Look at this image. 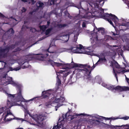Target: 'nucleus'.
Returning <instances> with one entry per match:
<instances>
[{"label":"nucleus","mask_w":129,"mask_h":129,"mask_svg":"<svg viewBox=\"0 0 129 129\" xmlns=\"http://www.w3.org/2000/svg\"><path fill=\"white\" fill-rule=\"evenodd\" d=\"M65 100V98L61 95L60 93H57L55 97L52 98H51L50 101L48 104H45V105L47 106L50 105L53 106L58 108L62 106Z\"/></svg>","instance_id":"f257e3e1"},{"label":"nucleus","mask_w":129,"mask_h":129,"mask_svg":"<svg viewBox=\"0 0 129 129\" xmlns=\"http://www.w3.org/2000/svg\"><path fill=\"white\" fill-rule=\"evenodd\" d=\"M101 18L108 21L113 26V25L112 21L116 23L118 20L117 17L115 15L111 13L109 14L105 13L102 15Z\"/></svg>","instance_id":"f03ea898"},{"label":"nucleus","mask_w":129,"mask_h":129,"mask_svg":"<svg viewBox=\"0 0 129 129\" xmlns=\"http://www.w3.org/2000/svg\"><path fill=\"white\" fill-rule=\"evenodd\" d=\"M9 84H13L14 86H15L18 89V90L17 91V93L16 94L17 95L16 97L17 102L23 101V100H24V99L22 95L21 86L13 81L12 80L9 81Z\"/></svg>","instance_id":"7ed1b4c3"},{"label":"nucleus","mask_w":129,"mask_h":129,"mask_svg":"<svg viewBox=\"0 0 129 129\" xmlns=\"http://www.w3.org/2000/svg\"><path fill=\"white\" fill-rule=\"evenodd\" d=\"M91 68L90 66V67H86L85 68L82 69H77L76 70L77 71L79 72L80 73L81 72L83 73L84 74L85 77V78H86V79H88V80H91V76L90 75L91 72Z\"/></svg>","instance_id":"20e7f679"},{"label":"nucleus","mask_w":129,"mask_h":129,"mask_svg":"<svg viewBox=\"0 0 129 129\" xmlns=\"http://www.w3.org/2000/svg\"><path fill=\"white\" fill-rule=\"evenodd\" d=\"M64 72V71L60 70L59 71V72L56 73L57 78L56 84L58 86H59L61 84L60 79H61L62 78L64 80H65L66 79V76L68 75V74L66 73L65 74L63 73Z\"/></svg>","instance_id":"39448f33"},{"label":"nucleus","mask_w":129,"mask_h":129,"mask_svg":"<svg viewBox=\"0 0 129 129\" xmlns=\"http://www.w3.org/2000/svg\"><path fill=\"white\" fill-rule=\"evenodd\" d=\"M47 62L48 64H50L52 66H56L58 67L61 66L63 69H65L67 68L66 67V64L55 62L53 60L50 59L47 60Z\"/></svg>","instance_id":"423d86ee"},{"label":"nucleus","mask_w":129,"mask_h":129,"mask_svg":"<svg viewBox=\"0 0 129 129\" xmlns=\"http://www.w3.org/2000/svg\"><path fill=\"white\" fill-rule=\"evenodd\" d=\"M52 94L51 91L49 90L43 91L41 94V97L43 99H49Z\"/></svg>","instance_id":"0eeeda50"},{"label":"nucleus","mask_w":129,"mask_h":129,"mask_svg":"<svg viewBox=\"0 0 129 129\" xmlns=\"http://www.w3.org/2000/svg\"><path fill=\"white\" fill-rule=\"evenodd\" d=\"M8 48L3 49L1 47L0 48V58H5L7 57V53L8 52Z\"/></svg>","instance_id":"6e6552de"},{"label":"nucleus","mask_w":129,"mask_h":129,"mask_svg":"<svg viewBox=\"0 0 129 129\" xmlns=\"http://www.w3.org/2000/svg\"><path fill=\"white\" fill-rule=\"evenodd\" d=\"M44 116L42 115L39 114L35 117L34 120L39 124H43V121L45 119Z\"/></svg>","instance_id":"1a4fd4ad"},{"label":"nucleus","mask_w":129,"mask_h":129,"mask_svg":"<svg viewBox=\"0 0 129 129\" xmlns=\"http://www.w3.org/2000/svg\"><path fill=\"white\" fill-rule=\"evenodd\" d=\"M115 90L118 91L122 92L124 91L128 90L129 87L127 86H121L118 85L115 87Z\"/></svg>","instance_id":"9d476101"},{"label":"nucleus","mask_w":129,"mask_h":129,"mask_svg":"<svg viewBox=\"0 0 129 129\" xmlns=\"http://www.w3.org/2000/svg\"><path fill=\"white\" fill-rule=\"evenodd\" d=\"M102 85L109 90L113 91L114 90H115V85L111 84H107L104 82L103 83Z\"/></svg>","instance_id":"9b49d317"},{"label":"nucleus","mask_w":129,"mask_h":129,"mask_svg":"<svg viewBox=\"0 0 129 129\" xmlns=\"http://www.w3.org/2000/svg\"><path fill=\"white\" fill-rule=\"evenodd\" d=\"M90 66L88 65L87 64H77L76 63H74L73 65L72 66V68H85L86 67H90Z\"/></svg>","instance_id":"f8f14e48"},{"label":"nucleus","mask_w":129,"mask_h":129,"mask_svg":"<svg viewBox=\"0 0 129 129\" xmlns=\"http://www.w3.org/2000/svg\"><path fill=\"white\" fill-rule=\"evenodd\" d=\"M70 35V34H68L62 35L61 37V40L63 41L64 42H67L69 39Z\"/></svg>","instance_id":"ddd939ff"},{"label":"nucleus","mask_w":129,"mask_h":129,"mask_svg":"<svg viewBox=\"0 0 129 129\" xmlns=\"http://www.w3.org/2000/svg\"><path fill=\"white\" fill-rule=\"evenodd\" d=\"M111 64L112 66H114L116 68H120V67L119 64L118 63L117 61L115 60L111 62Z\"/></svg>","instance_id":"4468645a"},{"label":"nucleus","mask_w":129,"mask_h":129,"mask_svg":"<svg viewBox=\"0 0 129 129\" xmlns=\"http://www.w3.org/2000/svg\"><path fill=\"white\" fill-rule=\"evenodd\" d=\"M111 64L112 66H114L116 68H120V67L119 64L118 63L117 61L115 60L111 62Z\"/></svg>","instance_id":"2eb2a0df"},{"label":"nucleus","mask_w":129,"mask_h":129,"mask_svg":"<svg viewBox=\"0 0 129 129\" xmlns=\"http://www.w3.org/2000/svg\"><path fill=\"white\" fill-rule=\"evenodd\" d=\"M78 49L77 47H72L70 48L69 50L72 51V52L75 53H81L80 52L77 51Z\"/></svg>","instance_id":"dca6fc26"},{"label":"nucleus","mask_w":129,"mask_h":129,"mask_svg":"<svg viewBox=\"0 0 129 129\" xmlns=\"http://www.w3.org/2000/svg\"><path fill=\"white\" fill-rule=\"evenodd\" d=\"M44 5V3L41 2L40 1H38L36 3V5L38 9L43 7Z\"/></svg>","instance_id":"f3484780"},{"label":"nucleus","mask_w":129,"mask_h":129,"mask_svg":"<svg viewBox=\"0 0 129 129\" xmlns=\"http://www.w3.org/2000/svg\"><path fill=\"white\" fill-rule=\"evenodd\" d=\"M85 115L83 113H81L80 114H77V113H74L73 115L71 116V120H72L75 118H76L78 116H79L81 115Z\"/></svg>","instance_id":"a211bd4d"},{"label":"nucleus","mask_w":129,"mask_h":129,"mask_svg":"<svg viewBox=\"0 0 129 129\" xmlns=\"http://www.w3.org/2000/svg\"><path fill=\"white\" fill-rule=\"evenodd\" d=\"M14 31L13 29L12 28H10L7 31L6 34H9L10 36H12L14 33Z\"/></svg>","instance_id":"6ab92c4d"},{"label":"nucleus","mask_w":129,"mask_h":129,"mask_svg":"<svg viewBox=\"0 0 129 129\" xmlns=\"http://www.w3.org/2000/svg\"><path fill=\"white\" fill-rule=\"evenodd\" d=\"M21 64L22 65V68L23 69H24L28 68L29 65V64L28 62L26 61L22 63Z\"/></svg>","instance_id":"aec40b11"},{"label":"nucleus","mask_w":129,"mask_h":129,"mask_svg":"<svg viewBox=\"0 0 129 129\" xmlns=\"http://www.w3.org/2000/svg\"><path fill=\"white\" fill-rule=\"evenodd\" d=\"M106 60V59L105 57L100 58L97 62L95 63V64L96 65H97L99 62L100 63H102L103 62V61H105Z\"/></svg>","instance_id":"412c9836"},{"label":"nucleus","mask_w":129,"mask_h":129,"mask_svg":"<svg viewBox=\"0 0 129 129\" xmlns=\"http://www.w3.org/2000/svg\"><path fill=\"white\" fill-rule=\"evenodd\" d=\"M67 26V24H58L56 25V27L58 28H61L65 27Z\"/></svg>","instance_id":"4be33fe9"},{"label":"nucleus","mask_w":129,"mask_h":129,"mask_svg":"<svg viewBox=\"0 0 129 129\" xmlns=\"http://www.w3.org/2000/svg\"><path fill=\"white\" fill-rule=\"evenodd\" d=\"M14 105L11 102L8 100H7V106L8 109L11 108V107Z\"/></svg>","instance_id":"5701e85b"},{"label":"nucleus","mask_w":129,"mask_h":129,"mask_svg":"<svg viewBox=\"0 0 129 129\" xmlns=\"http://www.w3.org/2000/svg\"><path fill=\"white\" fill-rule=\"evenodd\" d=\"M100 117H102V118H101L102 119H105V120H110L111 119L112 117H110V118H107L105 117H101V116H98L96 117V118L98 119H101V118H100Z\"/></svg>","instance_id":"b1692460"},{"label":"nucleus","mask_w":129,"mask_h":129,"mask_svg":"<svg viewBox=\"0 0 129 129\" xmlns=\"http://www.w3.org/2000/svg\"><path fill=\"white\" fill-rule=\"evenodd\" d=\"M49 55V54L48 53L42 54L41 55H39V57L42 58H45Z\"/></svg>","instance_id":"393cba45"},{"label":"nucleus","mask_w":129,"mask_h":129,"mask_svg":"<svg viewBox=\"0 0 129 129\" xmlns=\"http://www.w3.org/2000/svg\"><path fill=\"white\" fill-rule=\"evenodd\" d=\"M39 27L41 30H42L43 31H44L47 27L46 25H40L39 26Z\"/></svg>","instance_id":"a878e982"},{"label":"nucleus","mask_w":129,"mask_h":129,"mask_svg":"<svg viewBox=\"0 0 129 129\" xmlns=\"http://www.w3.org/2000/svg\"><path fill=\"white\" fill-rule=\"evenodd\" d=\"M64 13L65 16H67L70 19L71 18L72 16L70 15V14L68 13L67 10L64 12Z\"/></svg>","instance_id":"bb28decb"},{"label":"nucleus","mask_w":129,"mask_h":129,"mask_svg":"<svg viewBox=\"0 0 129 129\" xmlns=\"http://www.w3.org/2000/svg\"><path fill=\"white\" fill-rule=\"evenodd\" d=\"M52 29V28H48L46 30L45 32V35H48L51 32Z\"/></svg>","instance_id":"cd10ccee"},{"label":"nucleus","mask_w":129,"mask_h":129,"mask_svg":"<svg viewBox=\"0 0 129 129\" xmlns=\"http://www.w3.org/2000/svg\"><path fill=\"white\" fill-rule=\"evenodd\" d=\"M122 68L120 67V69L116 68L115 70H114L115 71V72L116 73H121V70Z\"/></svg>","instance_id":"c85d7f7f"},{"label":"nucleus","mask_w":129,"mask_h":129,"mask_svg":"<svg viewBox=\"0 0 129 129\" xmlns=\"http://www.w3.org/2000/svg\"><path fill=\"white\" fill-rule=\"evenodd\" d=\"M15 47V45H10V46L6 47H5L6 48H8V49H9L8 50V52L9 51V50L10 49H13Z\"/></svg>","instance_id":"c756f323"},{"label":"nucleus","mask_w":129,"mask_h":129,"mask_svg":"<svg viewBox=\"0 0 129 129\" xmlns=\"http://www.w3.org/2000/svg\"><path fill=\"white\" fill-rule=\"evenodd\" d=\"M17 119V120L18 119L20 120H21L22 121H25V120H24L23 119L19 118H18L17 117H15V118H11L9 120V121H11V120L14 119Z\"/></svg>","instance_id":"7c9ffc66"},{"label":"nucleus","mask_w":129,"mask_h":129,"mask_svg":"<svg viewBox=\"0 0 129 129\" xmlns=\"http://www.w3.org/2000/svg\"><path fill=\"white\" fill-rule=\"evenodd\" d=\"M30 31L32 33H34L36 31V29L35 28H33L32 27H29Z\"/></svg>","instance_id":"2f4dec72"},{"label":"nucleus","mask_w":129,"mask_h":129,"mask_svg":"<svg viewBox=\"0 0 129 129\" xmlns=\"http://www.w3.org/2000/svg\"><path fill=\"white\" fill-rule=\"evenodd\" d=\"M78 46V45L77 46V48L78 49H79L80 50H81L84 48L83 46L81 44H79V47Z\"/></svg>","instance_id":"473e14b6"},{"label":"nucleus","mask_w":129,"mask_h":129,"mask_svg":"<svg viewBox=\"0 0 129 129\" xmlns=\"http://www.w3.org/2000/svg\"><path fill=\"white\" fill-rule=\"evenodd\" d=\"M60 126H58V125L54 126L52 129H59V128L60 127Z\"/></svg>","instance_id":"72a5a7b5"},{"label":"nucleus","mask_w":129,"mask_h":129,"mask_svg":"<svg viewBox=\"0 0 129 129\" xmlns=\"http://www.w3.org/2000/svg\"><path fill=\"white\" fill-rule=\"evenodd\" d=\"M113 72L114 74V75L115 76V77L116 78V79L117 80V81H118V79L117 78V73H116L115 72V71L114 70V69H113Z\"/></svg>","instance_id":"f704fd0d"},{"label":"nucleus","mask_w":129,"mask_h":129,"mask_svg":"<svg viewBox=\"0 0 129 129\" xmlns=\"http://www.w3.org/2000/svg\"><path fill=\"white\" fill-rule=\"evenodd\" d=\"M120 119H123L124 120H127L129 118V117L127 116H126L120 118Z\"/></svg>","instance_id":"c9c22d12"},{"label":"nucleus","mask_w":129,"mask_h":129,"mask_svg":"<svg viewBox=\"0 0 129 129\" xmlns=\"http://www.w3.org/2000/svg\"><path fill=\"white\" fill-rule=\"evenodd\" d=\"M12 115L13 116H14L13 114H12V113L11 112H7L5 116V117L6 118L9 115Z\"/></svg>","instance_id":"e433bc0d"},{"label":"nucleus","mask_w":129,"mask_h":129,"mask_svg":"<svg viewBox=\"0 0 129 129\" xmlns=\"http://www.w3.org/2000/svg\"><path fill=\"white\" fill-rule=\"evenodd\" d=\"M25 114H28L30 116H31L30 114V113L29 111L28 110H25Z\"/></svg>","instance_id":"4c0bfd02"},{"label":"nucleus","mask_w":129,"mask_h":129,"mask_svg":"<svg viewBox=\"0 0 129 129\" xmlns=\"http://www.w3.org/2000/svg\"><path fill=\"white\" fill-rule=\"evenodd\" d=\"M26 11V9L24 8V7L22 8V9L21 10V12L22 13L25 12Z\"/></svg>","instance_id":"58836bf2"},{"label":"nucleus","mask_w":129,"mask_h":129,"mask_svg":"<svg viewBox=\"0 0 129 129\" xmlns=\"http://www.w3.org/2000/svg\"><path fill=\"white\" fill-rule=\"evenodd\" d=\"M67 113H68V112L65 115H63L62 117L63 118V119H64L67 118Z\"/></svg>","instance_id":"ea45409f"},{"label":"nucleus","mask_w":129,"mask_h":129,"mask_svg":"<svg viewBox=\"0 0 129 129\" xmlns=\"http://www.w3.org/2000/svg\"><path fill=\"white\" fill-rule=\"evenodd\" d=\"M30 1L31 2V4L32 5H34L36 2V1H34V0H30Z\"/></svg>","instance_id":"a19ab883"},{"label":"nucleus","mask_w":129,"mask_h":129,"mask_svg":"<svg viewBox=\"0 0 129 129\" xmlns=\"http://www.w3.org/2000/svg\"><path fill=\"white\" fill-rule=\"evenodd\" d=\"M86 23L85 22H83L82 24V27H85L86 26Z\"/></svg>","instance_id":"79ce46f5"},{"label":"nucleus","mask_w":129,"mask_h":129,"mask_svg":"<svg viewBox=\"0 0 129 129\" xmlns=\"http://www.w3.org/2000/svg\"><path fill=\"white\" fill-rule=\"evenodd\" d=\"M0 17L4 18L5 16L2 14L0 12Z\"/></svg>","instance_id":"37998d69"},{"label":"nucleus","mask_w":129,"mask_h":129,"mask_svg":"<svg viewBox=\"0 0 129 129\" xmlns=\"http://www.w3.org/2000/svg\"><path fill=\"white\" fill-rule=\"evenodd\" d=\"M15 94H9L8 96L9 97H12L13 98H14L15 96Z\"/></svg>","instance_id":"c03bdc74"},{"label":"nucleus","mask_w":129,"mask_h":129,"mask_svg":"<svg viewBox=\"0 0 129 129\" xmlns=\"http://www.w3.org/2000/svg\"><path fill=\"white\" fill-rule=\"evenodd\" d=\"M20 68H19V67H17L16 68H14V70L17 71L19 70H20Z\"/></svg>","instance_id":"a18cd8bd"},{"label":"nucleus","mask_w":129,"mask_h":129,"mask_svg":"<svg viewBox=\"0 0 129 129\" xmlns=\"http://www.w3.org/2000/svg\"><path fill=\"white\" fill-rule=\"evenodd\" d=\"M103 29H104L103 28H102V27L99 28L98 29V31H101V30H103Z\"/></svg>","instance_id":"49530a36"},{"label":"nucleus","mask_w":129,"mask_h":129,"mask_svg":"<svg viewBox=\"0 0 129 129\" xmlns=\"http://www.w3.org/2000/svg\"><path fill=\"white\" fill-rule=\"evenodd\" d=\"M50 23V22L49 21H47V25H46V26H47V27L49 26V25Z\"/></svg>","instance_id":"de8ad7c7"},{"label":"nucleus","mask_w":129,"mask_h":129,"mask_svg":"<svg viewBox=\"0 0 129 129\" xmlns=\"http://www.w3.org/2000/svg\"><path fill=\"white\" fill-rule=\"evenodd\" d=\"M101 31L102 34V35H104L105 33V30H104V28L103 29V30H101Z\"/></svg>","instance_id":"09e8293b"},{"label":"nucleus","mask_w":129,"mask_h":129,"mask_svg":"<svg viewBox=\"0 0 129 129\" xmlns=\"http://www.w3.org/2000/svg\"><path fill=\"white\" fill-rule=\"evenodd\" d=\"M28 114H24V116L25 118L26 119H27V117H28Z\"/></svg>","instance_id":"8fccbe9b"},{"label":"nucleus","mask_w":129,"mask_h":129,"mask_svg":"<svg viewBox=\"0 0 129 129\" xmlns=\"http://www.w3.org/2000/svg\"><path fill=\"white\" fill-rule=\"evenodd\" d=\"M57 0H52V3L53 4H54Z\"/></svg>","instance_id":"3c124183"},{"label":"nucleus","mask_w":129,"mask_h":129,"mask_svg":"<svg viewBox=\"0 0 129 129\" xmlns=\"http://www.w3.org/2000/svg\"><path fill=\"white\" fill-rule=\"evenodd\" d=\"M9 69L10 71H13V70H14V69H13L12 67H10Z\"/></svg>","instance_id":"603ef678"},{"label":"nucleus","mask_w":129,"mask_h":129,"mask_svg":"<svg viewBox=\"0 0 129 129\" xmlns=\"http://www.w3.org/2000/svg\"><path fill=\"white\" fill-rule=\"evenodd\" d=\"M126 71L124 70H121V72H122L123 74L125 73Z\"/></svg>","instance_id":"864d4df0"},{"label":"nucleus","mask_w":129,"mask_h":129,"mask_svg":"<svg viewBox=\"0 0 129 129\" xmlns=\"http://www.w3.org/2000/svg\"><path fill=\"white\" fill-rule=\"evenodd\" d=\"M33 11H31L29 12V14L31 15H32L33 14Z\"/></svg>","instance_id":"5fc2aeb1"},{"label":"nucleus","mask_w":129,"mask_h":129,"mask_svg":"<svg viewBox=\"0 0 129 129\" xmlns=\"http://www.w3.org/2000/svg\"><path fill=\"white\" fill-rule=\"evenodd\" d=\"M36 98H33V99H31L30 100H29V101H28L27 102H28L30 101H33V100L34 99Z\"/></svg>","instance_id":"6e6d98bb"},{"label":"nucleus","mask_w":129,"mask_h":129,"mask_svg":"<svg viewBox=\"0 0 129 129\" xmlns=\"http://www.w3.org/2000/svg\"><path fill=\"white\" fill-rule=\"evenodd\" d=\"M90 124H94V122H90Z\"/></svg>","instance_id":"4d7b16f0"},{"label":"nucleus","mask_w":129,"mask_h":129,"mask_svg":"<svg viewBox=\"0 0 129 129\" xmlns=\"http://www.w3.org/2000/svg\"><path fill=\"white\" fill-rule=\"evenodd\" d=\"M118 119V118H112L111 119H112L113 120H115V119Z\"/></svg>","instance_id":"13d9d810"},{"label":"nucleus","mask_w":129,"mask_h":129,"mask_svg":"<svg viewBox=\"0 0 129 129\" xmlns=\"http://www.w3.org/2000/svg\"><path fill=\"white\" fill-rule=\"evenodd\" d=\"M21 1L24 2H27V0H21Z\"/></svg>","instance_id":"bf43d9fd"},{"label":"nucleus","mask_w":129,"mask_h":129,"mask_svg":"<svg viewBox=\"0 0 129 129\" xmlns=\"http://www.w3.org/2000/svg\"><path fill=\"white\" fill-rule=\"evenodd\" d=\"M113 35L114 36H115L116 35H117V34H115V33H113Z\"/></svg>","instance_id":"052dcab7"},{"label":"nucleus","mask_w":129,"mask_h":129,"mask_svg":"<svg viewBox=\"0 0 129 129\" xmlns=\"http://www.w3.org/2000/svg\"><path fill=\"white\" fill-rule=\"evenodd\" d=\"M96 66L97 65H96L95 64H93V68H94L95 67V66Z\"/></svg>","instance_id":"680f3d73"},{"label":"nucleus","mask_w":129,"mask_h":129,"mask_svg":"<svg viewBox=\"0 0 129 129\" xmlns=\"http://www.w3.org/2000/svg\"><path fill=\"white\" fill-rule=\"evenodd\" d=\"M125 126V125H121V126H118L119 127H121H121H122V126L124 127V126Z\"/></svg>","instance_id":"e2e57ef3"},{"label":"nucleus","mask_w":129,"mask_h":129,"mask_svg":"<svg viewBox=\"0 0 129 129\" xmlns=\"http://www.w3.org/2000/svg\"><path fill=\"white\" fill-rule=\"evenodd\" d=\"M113 47H117L116 45H114L113 46Z\"/></svg>","instance_id":"0e129e2a"},{"label":"nucleus","mask_w":129,"mask_h":129,"mask_svg":"<svg viewBox=\"0 0 129 129\" xmlns=\"http://www.w3.org/2000/svg\"><path fill=\"white\" fill-rule=\"evenodd\" d=\"M96 40H97V41H98V37H96Z\"/></svg>","instance_id":"69168bd1"},{"label":"nucleus","mask_w":129,"mask_h":129,"mask_svg":"<svg viewBox=\"0 0 129 129\" xmlns=\"http://www.w3.org/2000/svg\"><path fill=\"white\" fill-rule=\"evenodd\" d=\"M68 109H69V111L67 112L68 113L69 112H70V109L69 108Z\"/></svg>","instance_id":"338daca9"},{"label":"nucleus","mask_w":129,"mask_h":129,"mask_svg":"<svg viewBox=\"0 0 129 129\" xmlns=\"http://www.w3.org/2000/svg\"><path fill=\"white\" fill-rule=\"evenodd\" d=\"M96 121L99 122L100 121H99V120H96Z\"/></svg>","instance_id":"774afa93"}]
</instances>
